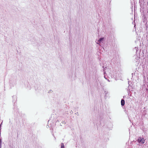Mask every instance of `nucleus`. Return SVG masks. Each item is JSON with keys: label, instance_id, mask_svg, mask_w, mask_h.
Instances as JSON below:
<instances>
[{"label": "nucleus", "instance_id": "f257e3e1", "mask_svg": "<svg viewBox=\"0 0 148 148\" xmlns=\"http://www.w3.org/2000/svg\"><path fill=\"white\" fill-rule=\"evenodd\" d=\"M104 40V38H100L97 41V43L98 44H100L101 43H103Z\"/></svg>", "mask_w": 148, "mask_h": 148}, {"label": "nucleus", "instance_id": "f03ea898", "mask_svg": "<svg viewBox=\"0 0 148 148\" xmlns=\"http://www.w3.org/2000/svg\"><path fill=\"white\" fill-rule=\"evenodd\" d=\"M138 141L139 143L143 144L144 143L145 140L143 138H139L138 139Z\"/></svg>", "mask_w": 148, "mask_h": 148}, {"label": "nucleus", "instance_id": "7ed1b4c3", "mask_svg": "<svg viewBox=\"0 0 148 148\" xmlns=\"http://www.w3.org/2000/svg\"><path fill=\"white\" fill-rule=\"evenodd\" d=\"M121 105L122 106H123L125 104V101L123 99H122L121 102Z\"/></svg>", "mask_w": 148, "mask_h": 148}, {"label": "nucleus", "instance_id": "20e7f679", "mask_svg": "<svg viewBox=\"0 0 148 148\" xmlns=\"http://www.w3.org/2000/svg\"><path fill=\"white\" fill-rule=\"evenodd\" d=\"M61 148H64V145L63 143L61 144Z\"/></svg>", "mask_w": 148, "mask_h": 148}]
</instances>
